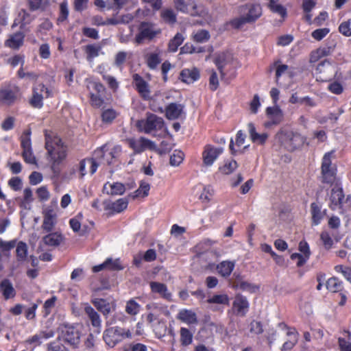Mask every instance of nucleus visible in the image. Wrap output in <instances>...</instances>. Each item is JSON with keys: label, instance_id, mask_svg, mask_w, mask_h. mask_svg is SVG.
Wrapping results in <instances>:
<instances>
[{"label": "nucleus", "instance_id": "obj_47", "mask_svg": "<svg viewBox=\"0 0 351 351\" xmlns=\"http://www.w3.org/2000/svg\"><path fill=\"white\" fill-rule=\"evenodd\" d=\"M236 287L243 291L249 292L251 293H256L259 290V286L247 281H241L239 282L236 285Z\"/></svg>", "mask_w": 351, "mask_h": 351}, {"label": "nucleus", "instance_id": "obj_20", "mask_svg": "<svg viewBox=\"0 0 351 351\" xmlns=\"http://www.w3.org/2000/svg\"><path fill=\"white\" fill-rule=\"evenodd\" d=\"M232 57L230 53L221 52L215 55L214 63L215 64L222 77L226 75L223 71L225 66L230 62Z\"/></svg>", "mask_w": 351, "mask_h": 351}, {"label": "nucleus", "instance_id": "obj_46", "mask_svg": "<svg viewBox=\"0 0 351 351\" xmlns=\"http://www.w3.org/2000/svg\"><path fill=\"white\" fill-rule=\"evenodd\" d=\"M183 41V36L180 33H177L175 35V36L170 40L169 43V50L171 52H176L178 50V47L182 45Z\"/></svg>", "mask_w": 351, "mask_h": 351}, {"label": "nucleus", "instance_id": "obj_23", "mask_svg": "<svg viewBox=\"0 0 351 351\" xmlns=\"http://www.w3.org/2000/svg\"><path fill=\"white\" fill-rule=\"evenodd\" d=\"M92 303L104 316L108 315L112 308L115 306L114 302H110L103 298H95L92 300Z\"/></svg>", "mask_w": 351, "mask_h": 351}, {"label": "nucleus", "instance_id": "obj_11", "mask_svg": "<svg viewBox=\"0 0 351 351\" xmlns=\"http://www.w3.org/2000/svg\"><path fill=\"white\" fill-rule=\"evenodd\" d=\"M247 136L242 131L239 130L236 134L235 140L231 138L229 149L232 154L245 152L250 145L246 141Z\"/></svg>", "mask_w": 351, "mask_h": 351}, {"label": "nucleus", "instance_id": "obj_39", "mask_svg": "<svg viewBox=\"0 0 351 351\" xmlns=\"http://www.w3.org/2000/svg\"><path fill=\"white\" fill-rule=\"evenodd\" d=\"M335 49V45L318 48L313 52L311 56V61L315 62L319 58L330 55Z\"/></svg>", "mask_w": 351, "mask_h": 351}, {"label": "nucleus", "instance_id": "obj_62", "mask_svg": "<svg viewBox=\"0 0 351 351\" xmlns=\"http://www.w3.org/2000/svg\"><path fill=\"white\" fill-rule=\"evenodd\" d=\"M106 262H108L107 263V269L109 270H121L123 269V267L121 266L120 263V261L119 258L117 259H112L111 258H107Z\"/></svg>", "mask_w": 351, "mask_h": 351}, {"label": "nucleus", "instance_id": "obj_16", "mask_svg": "<svg viewBox=\"0 0 351 351\" xmlns=\"http://www.w3.org/2000/svg\"><path fill=\"white\" fill-rule=\"evenodd\" d=\"M316 71L320 74H322V76H321L320 78L323 81L330 80L332 78L333 73L335 72L333 65L327 60H324L318 64Z\"/></svg>", "mask_w": 351, "mask_h": 351}, {"label": "nucleus", "instance_id": "obj_33", "mask_svg": "<svg viewBox=\"0 0 351 351\" xmlns=\"http://www.w3.org/2000/svg\"><path fill=\"white\" fill-rule=\"evenodd\" d=\"M19 206L25 209H30L31 204L34 201L33 193L30 188H25L22 198H18Z\"/></svg>", "mask_w": 351, "mask_h": 351}, {"label": "nucleus", "instance_id": "obj_44", "mask_svg": "<svg viewBox=\"0 0 351 351\" xmlns=\"http://www.w3.org/2000/svg\"><path fill=\"white\" fill-rule=\"evenodd\" d=\"M180 343L184 346H187L191 344L193 341V334L186 328L182 327L180 328Z\"/></svg>", "mask_w": 351, "mask_h": 351}, {"label": "nucleus", "instance_id": "obj_12", "mask_svg": "<svg viewBox=\"0 0 351 351\" xmlns=\"http://www.w3.org/2000/svg\"><path fill=\"white\" fill-rule=\"evenodd\" d=\"M128 144L136 153H141L147 150L149 152H155L156 150V146L152 141L143 137L137 140L129 139Z\"/></svg>", "mask_w": 351, "mask_h": 351}, {"label": "nucleus", "instance_id": "obj_13", "mask_svg": "<svg viewBox=\"0 0 351 351\" xmlns=\"http://www.w3.org/2000/svg\"><path fill=\"white\" fill-rule=\"evenodd\" d=\"M61 338L71 345H77L80 341V333L73 326L63 325L60 327Z\"/></svg>", "mask_w": 351, "mask_h": 351}, {"label": "nucleus", "instance_id": "obj_3", "mask_svg": "<svg viewBox=\"0 0 351 351\" xmlns=\"http://www.w3.org/2000/svg\"><path fill=\"white\" fill-rule=\"evenodd\" d=\"M329 206L332 210L342 213L350 207V197H346L342 189L335 186L331 190Z\"/></svg>", "mask_w": 351, "mask_h": 351}, {"label": "nucleus", "instance_id": "obj_36", "mask_svg": "<svg viewBox=\"0 0 351 351\" xmlns=\"http://www.w3.org/2000/svg\"><path fill=\"white\" fill-rule=\"evenodd\" d=\"M145 58L147 66L152 70L156 69L162 60L160 51L149 53L145 55Z\"/></svg>", "mask_w": 351, "mask_h": 351}, {"label": "nucleus", "instance_id": "obj_7", "mask_svg": "<svg viewBox=\"0 0 351 351\" xmlns=\"http://www.w3.org/2000/svg\"><path fill=\"white\" fill-rule=\"evenodd\" d=\"M133 84L140 96L145 101H156L157 97L161 94L160 93H155L151 96V90L149 84L138 73L132 75Z\"/></svg>", "mask_w": 351, "mask_h": 351}, {"label": "nucleus", "instance_id": "obj_21", "mask_svg": "<svg viewBox=\"0 0 351 351\" xmlns=\"http://www.w3.org/2000/svg\"><path fill=\"white\" fill-rule=\"evenodd\" d=\"M149 286L152 293L158 294L168 301L171 300L172 294L169 291L166 285L158 282H151Z\"/></svg>", "mask_w": 351, "mask_h": 351}, {"label": "nucleus", "instance_id": "obj_27", "mask_svg": "<svg viewBox=\"0 0 351 351\" xmlns=\"http://www.w3.org/2000/svg\"><path fill=\"white\" fill-rule=\"evenodd\" d=\"M183 110L182 104L171 103L165 108L166 117L169 120L177 119L183 113Z\"/></svg>", "mask_w": 351, "mask_h": 351}, {"label": "nucleus", "instance_id": "obj_25", "mask_svg": "<svg viewBox=\"0 0 351 351\" xmlns=\"http://www.w3.org/2000/svg\"><path fill=\"white\" fill-rule=\"evenodd\" d=\"M199 71L197 68L184 69L180 73L179 79L186 84L193 83L199 78Z\"/></svg>", "mask_w": 351, "mask_h": 351}, {"label": "nucleus", "instance_id": "obj_4", "mask_svg": "<svg viewBox=\"0 0 351 351\" xmlns=\"http://www.w3.org/2000/svg\"><path fill=\"white\" fill-rule=\"evenodd\" d=\"M20 99V89L14 84L5 83L0 87V103L12 106Z\"/></svg>", "mask_w": 351, "mask_h": 351}, {"label": "nucleus", "instance_id": "obj_9", "mask_svg": "<svg viewBox=\"0 0 351 351\" xmlns=\"http://www.w3.org/2000/svg\"><path fill=\"white\" fill-rule=\"evenodd\" d=\"M65 155H38V168L50 167L55 171L58 165L64 159Z\"/></svg>", "mask_w": 351, "mask_h": 351}, {"label": "nucleus", "instance_id": "obj_42", "mask_svg": "<svg viewBox=\"0 0 351 351\" xmlns=\"http://www.w3.org/2000/svg\"><path fill=\"white\" fill-rule=\"evenodd\" d=\"M141 308V305L136 300L130 299L126 302L125 311L128 315L135 316L139 313Z\"/></svg>", "mask_w": 351, "mask_h": 351}, {"label": "nucleus", "instance_id": "obj_52", "mask_svg": "<svg viewBox=\"0 0 351 351\" xmlns=\"http://www.w3.org/2000/svg\"><path fill=\"white\" fill-rule=\"evenodd\" d=\"M323 182L328 184H332L336 180V168L330 170H326L325 168L322 171Z\"/></svg>", "mask_w": 351, "mask_h": 351}, {"label": "nucleus", "instance_id": "obj_45", "mask_svg": "<svg viewBox=\"0 0 351 351\" xmlns=\"http://www.w3.org/2000/svg\"><path fill=\"white\" fill-rule=\"evenodd\" d=\"M342 287L341 282L337 278H330L326 282V288L331 292H339L342 289Z\"/></svg>", "mask_w": 351, "mask_h": 351}, {"label": "nucleus", "instance_id": "obj_32", "mask_svg": "<svg viewBox=\"0 0 351 351\" xmlns=\"http://www.w3.org/2000/svg\"><path fill=\"white\" fill-rule=\"evenodd\" d=\"M24 34L21 32H16L10 36L5 41V45L12 49H19L23 43Z\"/></svg>", "mask_w": 351, "mask_h": 351}, {"label": "nucleus", "instance_id": "obj_48", "mask_svg": "<svg viewBox=\"0 0 351 351\" xmlns=\"http://www.w3.org/2000/svg\"><path fill=\"white\" fill-rule=\"evenodd\" d=\"M101 50L100 46H96L95 45H88L85 47V51L87 54V60L92 61L94 58L99 56V52Z\"/></svg>", "mask_w": 351, "mask_h": 351}, {"label": "nucleus", "instance_id": "obj_17", "mask_svg": "<svg viewBox=\"0 0 351 351\" xmlns=\"http://www.w3.org/2000/svg\"><path fill=\"white\" fill-rule=\"evenodd\" d=\"M176 319L188 325L196 324L198 322L196 313L186 308L180 309L176 315Z\"/></svg>", "mask_w": 351, "mask_h": 351}, {"label": "nucleus", "instance_id": "obj_10", "mask_svg": "<svg viewBox=\"0 0 351 351\" xmlns=\"http://www.w3.org/2000/svg\"><path fill=\"white\" fill-rule=\"evenodd\" d=\"M44 96L49 97L50 96V91L44 84H40L34 88L33 95L29 101L31 106L36 108H42Z\"/></svg>", "mask_w": 351, "mask_h": 351}, {"label": "nucleus", "instance_id": "obj_1", "mask_svg": "<svg viewBox=\"0 0 351 351\" xmlns=\"http://www.w3.org/2000/svg\"><path fill=\"white\" fill-rule=\"evenodd\" d=\"M138 34L135 36L137 45L143 44L145 40L152 41L161 34V29L150 21H142L138 27Z\"/></svg>", "mask_w": 351, "mask_h": 351}, {"label": "nucleus", "instance_id": "obj_50", "mask_svg": "<svg viewBox=\"0 0 351 351\" xmlns=\"http://www.w3.org/2000/svg\"><path fill=\"white\" fill-rule=\"evenodd\" d=\"M160 16L164 21L169 24H174L176 22V14L171 9L164 10Z\"/></svg>", "mask_w": 351, "mask_h": 351}, {"label": "nucleus", "instance_id": "obj_57", "mask_svg": "<svg viewBox=\"0 0 351 351\" xmlns=\"http://www.w3.org/2000/svg\"><path fill=\"white\" fill-rule=\"evenodd\" d=\"M335 270L337 273H341L351 283V268L339 265L335 267Z\"/></svg>", "mask_w": 351, "mask_h": 351}, {"label": "nucleus", "instance_id": "obj_60", "mask_svg": "<svg viewBox=\"0 0 351 351\" xmlns=\"http://www.w3.org/2000/svg\"><path fill=\"white\" fill-rule=\"evenodd\" d=\"M330 29L327 27L317 29L311 33V36L316 40H322L328 33Z\"/></svg>", "mask_w": 351, "mask_h": 351}, {"label": "nucleus", "instance_id": "obj_28", "mask_svg": "<svg viewBox=\"0 0 351 351\" xmlns=\"http://www.w3.org/2000/svg\"><path fill=\"white\" fill-rule=\"evenodd\" d=\"M125 186L121 182H106L104 186V191L110 195H121L125 191Z\"/></svg>", "mask_w": 351, "mask_h": 351}, {"label": "nucleus", "instance_id": "obj_15", "mask_svg": "<svg viewBox=\"0 0 351 351\" xmlns=\"http://www.w3.org/2000/svg\"><path fill=\"white\" fill-rule=\"evenodd\" d=\"M247 12L244 16L248 23L255 22L262 15V7L258 3H250L245 5Z\"/></svg>", "mask_w": 351, "mask_h": 351}, {"label": "nucleus", "instance_id": "obj_55", "mask_svg": "<svg viewBox=\"0 0 351 351\" xmlns=\"http://www.w3.org/2000/svg\"><path fill=\"white\" fill-rule=\"evenodd\" d=\"M320 239L326 250H329L333 245V240L327 231H323L320 234Z\"/></svg>", "mask_w": 351, "mask_h": 351}, {"label": "nucleus", "instance_id": "obj_54", "mask_svg": "<svg viewBox=\"0 0 351 351\" xmlns=\"http://www.w3.org/2000/svg\"><path fill=\"white\" fill-rule=\"evenodd\" d=\"M16 252L19 261H25L27 254V246L26 243L19 242L16 245Z\"/></svg>", "mask_w": 351, "mask_h": 351}, {"label": "nucleus", "instance_id": "obj_58", "mask_svg": "<svg viewBox=\"0 0 351 351\" xmlns=\"http://www.w3.org/2000/svg\"><path fill=\"white\" fill-rule=\"evenodd\" d=\"M8 186L13 191H19L23 187V181L19 177H12L8 180Z\"/></svg>", "mask_w": 351, "mask_h": 351}, {"label": "nucleus", "instance_id": "obj_14", "mask_svg": "<svg viewBox=\"0 0 351 351\" xmlns=\"http://www.w3.org/2000/svg\"><path fill=\"white\" fill-rule=\"evenodd\" d=\"M232 308L237 315L244 316L248 311L249 302L245 297L237 294L232 303Z\"/></svg>", "mask_w": 351, "mask_h": 351}, {"label": "nucleus", "instance_id": "obj_49", "mask_svg": "<svg viewBox=\"0 0 351 351\" xmlns=\"http://www.w3.org/2000/svg\"><path fill=\"white\" fill-rule=\"evenodd\" d=\"M229 297L226 294L214 295L207 300L210 304H229Z\"/></svg>", "mask_w": 351, "mask_h": 351}, {"label": "nucleus", "instance_id": "obj_40", "mask_svg": "<svg viewBox=\"0 0 351 351\" xmlns=\"http://www.w3.org/2000/svg\"><path fill=\"white\" fill-rule=\"evenodd\" d=\"M31 130H27L23 132L21 137V147L23 149L22 154H32V146H31Z\"/></svg>", "mask_w": 351, "mask_h": 351}, {"label": "nucleus", "instance_id": "obj_5", "mask_svg": "<svg viewBox=\"0 0 351 351\" xmlns=\"http://www.w3.org/2000/svg\"><path fill=\"white\" fill-rule=\"evenodd\" d=\"M136 125L139 130L149 134L154 130H162L165 125V122L162 117L154 114L148 113L146 119L138 121Z\"/></svg>", "mask_w": 351, "mask_h": 351}, {"label": "nucleus", "instance_id": "obj_22", "mask_svg": "<svg viewBox=\"0 0 351 351\" xmlns=\"http://www.w3.org/2000/svg\"><path fill=\"white\" fill-rule=\"evenodd\" d=\"M0 293L5 300L15 297L16 292L10 280L5 278L0 282Z\"/></svg>", "mask_w": 351, "mask_h": 351}, {"label": "nucleus", "instance_id": "obj_63", "mask_svg": "<svg viewBox=\"0 0 351 351\" xmlns=\"http://www.w3.org/2000/svg\"><path fill=\"white\" fill-rule=\"evenodd\" d=\"M36 194L40 201L45 202L49 199L50 193L47 186H43L37 189Z\"/></svg>", "mask_w": 351, "mask_h": 351}, {"label": "nucleus", "instance_id": "obj_29", "mask_svg": "<svg viewBox=\"0 0 351 351\" xmlns=\"http://www.w3.org/2000/svg\"><path fill=\"white\" fill-rule=\"evenodd\" d=\"M287 336L288 339L282 346V351L291 350L295 346L298 341L299 334L294 328H287Z\"/></svg>", "mask_w": 351, "mask_h": 351}, {"label": "nucleus", "instance_id": "obj_41", "mask_svg": "<svg viewBox=\"0 0 351 351\" xmlns=\"http://www.w3.org/2000/svg\"><path fill=\"white\" fill-rule=\"evenodd\" d=\"M279 0L270 1L268 3V7L270 10L279 14L282 19H285L287 15V9L282 5L278 4Z\"/></svg>", "mask_w": 351, "mask_h": 351}, {"label": "nucleus", "instance_id": "obj_51", "mask_svg": "<svg viewBox=\"0 0 351 351\" xmlns=\"http://www.w3.org/2000/svg\"><path fill=\"white\" fill-rule=\"evenodd\" d=\"M210 38V33L206 29H200L193 36V40L200 43L207 42Z\"/></svg>", "mask_w": 351, "mask_h": 351}, {"label": "nucleus", "instance_id": "obj_64", "mask_svg": "<svg viewBox=\"0 0 351 351\" xmlns=\"http://www.w3.org/2000/svg\"><path fill=\"white\" fill-rule=\"evenodd\" d=\"M116 117V112L112 109L104 110L101 114L102 121L106 123H110Z\"/></svg>", "mask_w": 351, "mask_h": 351}, {"label": "nucleus", "instance_id": "obj_18", "mask_svg": "<svg viewBox=\"0 0 351 351\" xmlns=\"http://www.w3.org/2000/svg\"><path fill=\"white\" fill-rule=\"evenodd\" d=\"M266 114L271 120V122H269L267 125H278L283 121V112L278 106L267 107L266 109Z\"/></svg>", "mask_w": 351, "mask_h": 351}, {"label": "nucleus", "instance_id": "obj_59", "mask_svg": "<svg viewBox=\"0 0 351 351\" xmlns=\"http://www.w3.org/2000/svg\"><path fill=\"white\" fill-rule=\"evenodd\" d=\"M56 300L57 298L53 296L45 302L43 305L45 316H47L51 313L52 308L55 306Z\"/></svg>", "mask_w": 351, "mask_h": 351}, {"label": "nucleus", "instance_id": "obj_38", "mask_svg": "<svg viewBox=\"0 0 351 351\" xmlns=\"http://www.w3.org/2000/svg\"><path fill=\"white\" fill-rule=\"evenodd\" d=\"M287 137L289 138L290 144L293 150L298 149L305 143V138L298 133L290 132L287 133Z\"/></svg>", "mask_w": 351, "mask_h": 351}, {"label": "nucleus", "instance_id": "obj_61", "mask_svg": "<svg viewBox=\"0 0 351 351\" xmlns=\"http://www.w3.org/2000/svg\"><path fill=\"white\" fill-rule=\"evenodd\" d=\"M69 15L68 4L66 1L62 2L60 5V15L58 19V21L62 22L65 21Z\"/></svg>", "mask_w": 351, "mask_h": 351}, {"label": "nucleus", "instance_id": "obj_2", "mask_svg": "<svg viewBox=\"0 0 351 351\" xmlns=\"http://www.w3.org/2000/svg\"><path fill=\"white\" fill-rule=\"evenodd\" d=\"M132 337V335L129 329L119 326L106 328L103 335L105 343L110 348H113L125 338L131 339Z\"/></svg>", "mask_w": 351, "mask_h": 351}, {"label": "nucleus", "instance_id": "obj_37", "mask_svg": "<svg viewBox=\"0 0 351 351\" xmlns=\"http://www.w3.org/2000/svg\"><path fill=\"white\" fill-rule=\"evenodd\" d=\"M311 215H312V224L317 226L321 223L324 218L325 211H322L319 206L316 203L311 204Z\"/></svg>", "mask_w": 351, "mask_h": 351}, {"label": "nucleus", "instance_id": "obj_31", "mask_svg": "<svg viewBox=\"0 0 351 351\" xmlns=\"http://www.w3.org/2000/svg\"><path fill=\"white\" fill-rule=\"evenodd\" d=\"M84 312L90 320L92 326L100 329L101 320L99 313L88 304H85Z\"/></svg>", "mask_w": 351, "mask_h": 351}, {"label": "nucleus", "instance_id": "obj_26", "mask_svg": "<svg viewBox=\"0 0 351 351\" xmlns=\"http://www.w3.org/2000/svg\"><path fill=\"white\" fill-rule=\"evenodd\" d=\"M194 190L199 192V199L202 202H208L214 195V190L210 185L197 184Z\"/></svg>", "mask_w": 351, "mask_h": 351}, {"label": "nucleus", "instance_id": "obj_30", "mask_svg": "<svg viewBox=\"0 0 351 351\" xmlns=\"http://www.w3.org/2000/svg\"><path fill=\"white\" fill-rule=\"evenodd\" d=\"M235 267V261H223L219 263L217 267V271L222 277L227 278L230 276Z\"/></svg>", "mask_w": 351, "mask_h": 351}, {"label": "nucleus", "instance_id": "obj_6", "mask_svg": "<svg viewBox=\"0 0 351 351\" xmlns=\"http://www.w3.org/2000/svg\"><path fill=\"white\" fill-rule=\"evenodd\" d=\"M44 132L47 154H53V152H56V154H64L66 152L64 143L55 132L47 130Z\"/></svg>", "mask_w": 351, "mask_h": 351}, {"label": "nucleus", "instance_id": "obj_8", "mask_svg": "<svg viewBox=\"0 0 351 351\" xmlns=\"http://www.w3.org/2000/svg\"><path fill=\"white\" fill-rule=\"evenodd\" d=\"M147 308L149 311L147 315V320L152 326L154 322L160 321V317L162 315H169L170 314L167 306L158 303L147 304Z\"/></svg>", "mask_w": 351, "mask_h": 351}, {"label": "nucleus", "instance_id": "obj_19", "mask_svg": "<svg viewBox=\"0 0 351 351\" xmlns=\"http://www.w3.org/2000/svg\"><path fill=\"white\" fill-rule=\"evenodd\" d=\"M57 222V215L53 210H47L44 212L43 222L42 228L50 232L53 230V228Z\"/></svg>", "mask_w": 351, "mask_h": 351}, {"label": "nucleus", "instance_id": "obj_24", "mask_svg": "<svg viewBox=\"0 0 351 351\" xmlns=\"http://www.w3.org/2000/svg\"><path fill=\"white\" fill-rule=\"evenodd\" d=\"M128 202L125 198H120L112 202L105 201L104 202V209L106 210H111L114 213H121L128 207Z\"/></svg>", "mask_w": 351, "mask_h": 351}, {"label": "nucleus", "instance_id": "obj_34", "mask_svg": "<svg viewBox=\"0 0 351 351\" xmlns=\"http://www.w3.org/2000/svg\"><path fill=\"white\" fill-rule=\"evenodd\" d=\"M97 166V164L92 158H86L82 160L80 163V171L82 176H84L86 174V169L87 167L90 169V173L93 174L96 172Z\"/></svg>", "mask_w": 351, "mask_h": 351}, {"label": "nucleus", "instance_id": "obj_35", "mask_svg": "<svg viewBox=\"0 0 351 351\" xmlns=\"http://www.w3.org/2000/svg\"><path fill=\"white\" fill-rule=\"evenodd\" d=\"M62 239V234L58 232H51L43 238L44 243L49 246H58Z\"/></svg>", "mask_w": 351, "mask_h": 351}, {"label": "nucleus", "instance_id": "obj_53", "mask_svg": "<svg viewBox=\"0 0 351 351\" xmlns=\"http://www.w3.org/2000/svg\"><path fill=\"white\" fill-rule=\"evenodd\" d=\"M150 184L145 181H141L139 188L134 192V197H146L149 194Z\"/></svg>", "mask_w": 351, "mask_h": 351}, {"label": "nucleus", "instance_id": "obj_56", "mask_svg": "<svg viewBox=\"0 0 351 351\" xmlns=\"http://www.w3.org/2000/svg\"><path fill=\"white\" fill-rule=\"evenodd\" d=\"M339 31L345 36H351V19L342 22L339 26Z\"/></svg>", "mask_w": 351, "mask_h": 351}, {"label": "nucleus", "instance_id": "obj_43", "mask_svg": "<svg viewBox=\"0 0 351 351\" xmlns=\"http://www.w3.org/2000/svg\"><path fill=\"white\" fill-rule=\"evenodd\" d=\"M238 167V164L233 159H228L224 161L223 165L219 167V171L226 175L232 173Z\"/></svg>", "mask_w": 351, "mask_h": 351}]
</instances>
